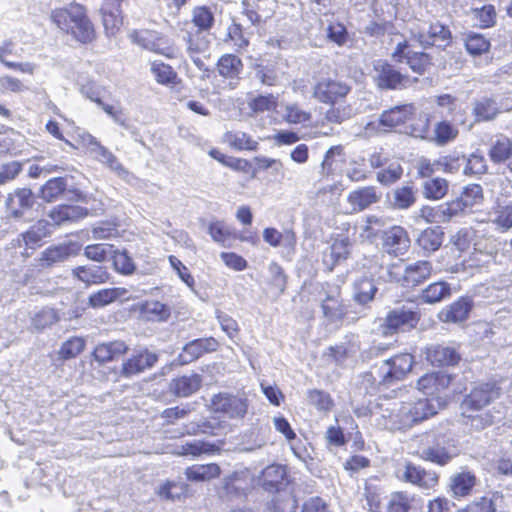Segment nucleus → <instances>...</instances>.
<instances>
[{"label": "nucleus", "instance_id": "obj_47", "mask_svg": "<svg viewBox=\"0 0 512 512\" xmlns=\"http://www.w3.org/2000/svg\"><path fill=\"white\" fill-rule=\"evenodd\" d=\"M448 187V182L444 178H429L422 184V193L426 199L439 200L447 194Z\"/></svg>", "mask_w": 512, "mask_h": 512}, {"label": "nucleus", "instance_id": "obj_55", "mask_svg": "<svg viewBox=\"0 0 512 512\" xmlns=\"http://www.w3.org/2000/svg\"><path fill=\"white\" fill-rule=\"evenodd\" d=\"M354 115V110L351 105L348 104H331L330 108L324 114V118L327 122L333 124H341L344 121L350 119Z\"/></svg>", "mask_w": 512, "mask_h": 512}, {"label": "nucleus", "instance_id": "obj_50", "mask_svg": "<svg viewBox=\"0 0 512 512\" xmlns=\"http://www.w3.org/2000/svg\"><path fill=\"white\" fill-rule=\"evenodd\" d=\"M451 294L449 284L446 282H434L422 291L421 298L425 303L434 304L444 300Z\"/></svg>", "mask_w": 512, "mask_h": 512}, {"label": "nucleus", "instance_id": "obj_18", "mask_svg": "<svg viewBox=\"0 0 512 512\" xmlns=\"http://www.w3.org/2000/svg\"><path fill=\"white\" fill-rule=\"evenodd\" d=\"M477 483L475 474L467 469L451 475L448 484V492L451 497L460 499L469 496Z\"/></svg>", "mask_w": 512, "mask_h": 512}, {"label": "nucleus", "instance_id": "obj_13", "mask_svg": "<svg viewBox=\"0 0 512 512\" xmlns=\"http://www.w3.org/2000/svg\"><path fill=\"white\" fill-rule=\"evenodd\" d=\"M392 58L397 62H406L413 72L420 75L431 64L430 56L427 53L413 51L406 40L397 44Z\"/></svg>", "mask_w": 512, "mask_h": 512}, {"label": "nucleus", "instance_id": "obj_12", "mask_svg": "<svg viewBox=\"0 0 512 512\" xmlns=\"http://www.w3.org/2000/svg\"><path fill=\"white\" fill-rule=\"evenodd\" d=\"M215 412L222 413L230 419H242L248 410V400L227 393H219L211 400Z\"/></svg>", "mask_w": 512, "mask_h": 512}, {"label": "nucleus", "instance_id": "obj_22", "mask_svg": "<svg viewBox=\"0 0 512 512\" xmlns=\"http://www.w3.org/2000/svg\"><path fill=\"white\" fill-rule=\"evenodd\" d=\"M218 342L214 338L195 339L187 343L179 354L181 364H188L204 353L212 352L217 349Z\"/></svg>", "mask_w": 512, "mask_h": 512}, {"label": "nucleus", "instance_id": "obj_29", "mask_svg": "<svg viewBox=\"0 0 512 512\" xmlns=\"http://www.w3.org/2000/svg\"><path fill=\"white\" fill-rule=\"evenodd\" d=\"M286 468L280 464L267 466L261 474V485L267 491L279 490L286 481Z\"/></svg>", "mask_w": 512, "mask_h": 512}, {"label": "nucleus", "instance_id": "obj_17", "mask_svg": "<svg viewBox=\"0 0 512 512\" xmlns=\"http://www.w3.org/2000/svg\"><path fill=\"white\" fill-rule=\"evenodd\" d=\"M382 240L385 251L394 256L404 255L410 247L408 234L400 226H393L386 230Z\"/></svg>", "mask_w": 512, "mask_h": 512}, {"label": "nucleus", "instance_id": "obj_33", "mask_svg": "<svg viewBox=\"0 0 512 512\" xmlns=\"http://www.w3.org/2000/svg\"><path fill=\"white\" fill-rule=\"evenodd\" d=\"M128 346L123 341H111L98 344L94 351V358L101 363L112 361L126 353Z\"/></svg>", "mask_w": 512, "mask_h": 512}, {"label": "nucleus", "instance_id": "obj_54", "mask_svg": "<svg viewBox=\"0 0 512 512\" xmlns=\"http://www.w3.org/2000/svg\"><path fill=\"white\" fill-rule=\"evenodd\" d=\"M416 201L415 192L410 186H403L395 189L390 200L393 208L408 209Z\"/></svg>", "mask_w": 512, "mask_h": 512}, {"label": "nucleus", "instance_id": "obj_24", "mask_svg": "<svg viewBox=\"0 0 512 512\" xmlns=\"http://www.w3.org/2000/svg\"><path fill=\"white\" fill-rule=\"evenodd\" d=\"M202 384V377L197 373L182 375L171 380L169 391L177 397H189L196 393Z\"/></svg>", "mask_w": 512, "mask_h": 512}, {"label": "nucleus", "instance_id": "obj_26", "mask_svg": "<svg viewBox=\"0 0 512 512\" xmlns=\"http://www.w3.org/2000/svg\"><path fill=\"white\" fill-rule=\"evenodd\" d=\"M427 360L434 366H450L457 364L460 356L451 346L435 345L428 348Z\"/></svg>", "mask_w": 512, "mask_h": 512}, {"label": "nucleus", "instance_id": "obj_48", "mask_svg": "<svg viewBox=\"0 0 512 512\" xmlns=\"http://www.w3.org/2000/svg\"><path fill=\"white\" fill-rule=\"evenodd\" d=\"M489 156L494 163L505 162L512 156V141L506 136L497 137L492 142Z\"/></svg>", "mask_w": 512, "mask_h": 512}, {"label": "nucleus", "instance_id": "obj_56", "mask_svg": "<svg viewBox=\"0 0 512 512\" xmlns=\"http://www.w3.org/2000/svg\"><path fill=\"white\" fill-rule=\"evenodd\" d=\"M413 500L407 492H393L388 498L387 512H409Z\"/></svg>", "mask_w": 512, "mask_h": 512}, {"label": "nucleus", "instance_id": "obj_51", "mask_svg": "<svg viewBox=\"0 0 512 512\" xmlns=\"http://www.w3.org/2000/svg\"><path fill=\"white\" fill-rule=\"evenodd\" d=\"M141 312L152 321H165L171 314L169 306L156 300H149L143 303Z\"/></svg>", "mask_w": 512, "mask_h": 512}, {"label": "nucleus", "instance_id": "obj_2", "mask_svg": "<svg viewBox=\"0 0 512 512\" xmlns=\"http://www.w3.org/2000/svg\"><path fill=\"white\" fill-rule=\"evenodd\" d=\"M458 455L457 440L451 434L433 429L422 436L419 449L421 459L445 466Z\"/></svg>", "mask_w": 512, "mask_h": 512}, {"label": "nucleus", "instance_id": "obj_39", "mask_svg": "<svg viewBox=\"0 0 512 512\" xmlns=\"http://www.w3.org/2000/svg\"><path fill=\"white\" fill-rule=\"evenodd\" d=\"M458 136V129L448 120L435 123L430 140L437 146H444L453 142Z\"/></svg>", "mask_w": 512, "mask_h": 512}, {"label": "nucleus", "instance_id": "obj_58", "mask_svg": "<svg viewBox=\"0 0 512 512\" xmlns=\"http://www.w3.org/2000/svg\"><path fill=\"white\" fill-rule=\"evenodd\" d=\"M427 38H424V35H421L420 43L424 46L426 45H439L438 42H444L449 39L450 31L440 23H434L429 26L427 31Z\"/></svg>", "mask_w": 512, "mask_h": 512}, {"label": "nucleus", "instance_id": "obj_8", "mask_svg": "<svg viewBox=\"0 0 512 512\" xmlns=\"http://www.w3.org/2000/svg\"><path fill=\"white\" fill-rule=\"evenodd\" d=\"M320 302L323 316L328 322L338 323L342 321L346 314V308L341 300L339 286L326 284L320 293Z\"/></svg>", "mask_w": 512, "mask_h": 512}, {"label": "nucleus", "instance_id": "obj_57", "mask_svg": "<svg viewBox=\"0 0 512 512\" xmlns=\"http://www.w3.org/2000/svg\"><path fill=\"white\" fill-rule=\"evenodd\" d=\"M150 70L158 83L164 85L176 83L177 73L170 65L154 61L151 63Z\"/></svg>", "mask_w": 512, "mask_h": 512}, {"label": "nucleus", "instance_id": "obj_11", "mask_svg": "<svg viewBox=\"0 0 512 512\" xmlns=\"http://www.w3.org/2000/svg\"><path fill=\"white\" fill-rule=\"evenodd\" d=\"M499 387L495 383L480 384L473 388L461 404L462 413L480 412L499 397Z\"/></svg>", "mask_w": 512, "mask_h": 512}, {"label": "nucleus", "instance_id": "obj_15", "mask_svg": "<svg viewBox=\"0 0 512 512\" xmlns=\"http://www.w3.org/2000/svg\"><path fill=\"white\" fill-rule=\"evenodd\" d=\"M401 414L400 403L389 402L386 404H380L378 411L374 413V417L379 427L393 431L406 429Z\"/></svg>", "mask_w": 512, "mask_h": 512}, {"label": "nucleus", "instance_id": "obj_30", "mask_svg": "<svg viewBox=\"0 0 512 512\" xmlns=\"http://www.w3.org/2000/svg\"><path fill=\"white\" fill-rule=\"evenodd\" d=\"M87 213V209L81 206L59 205L50 211L49 217L54 225L58 226L65 222H74L84 218Z\"/></svg>", "mask_w": 512, "mask_h": 512}, {"label": "nucleus", "instance_id": "obj_21", "mask_svg": "<svg viewBox=\"0 0 512 512\" xmlns=\"http://www.w3.org/2000/svg\"><path fill=\"white\" fill-rule=\"evenodd\" d=\"M451 382V377L443 372H433L422 376L418 382L417 387L424 394L432 397H440L439 394L448 388Z\"/></svg>", "mask_w": 512, "mask_h": 512}, {"label": "nucleus", "instance_id": "obj_44", "mask_svg": "<svg viewBox=\"0 0 512 512\" xmlns=\"http://www.w3.org/2000/svg\"><path fill=\"white\" fill-rule=\"evenodd\" d=\"M443 237L444 233L439 227L427 228L421 232L417 243L424 252L432 253L442 245Z\"/></svg>", "mask_w": 512, "mask_h": 512}, {"label": "nucleus", "instance_id": "obj_4", "mask_svg": "<svg viewBox=\"0 0 512 512\" xmlns=\"http://www.w3.org/2000/svg\"><path fill=\"white\" fill-rule=\"evenodd\" d=\"M363 267L366 269L363 276L354 282V299L359 304H366L374 299L377 291L373 277L383 274L381 257L375 255L365 259Z\"/></svg>", "mask_w": 512, "mask_h": 512}, {"label": "nucleus", "instance_id": "obj_16", "mask_svg": "<svg viewBox=\"0 0 512 512\" xmlns=\"http://www.w3.org/2000/svg\"><path fill=\"white\" fill-rule=\"evenodd\" d=\"M51 227L52 225L47 220H38L27 231L18 236V246L21 247L23 245L26 250H36L42 245L44 239L51 235Z\"/></svg>", "mask_w": 512, "mask_h": 512}, {"label": "nucleus", "instance_id": "obj_38", "mask_svg": "<svg viewBox=\"0 0 512 512\" xmlns=\"http://www.w3.org/2000/svg\"><path fill=\"white\" fill-rule=\"evenodd\" d=\"M126 294L127 290L125 288H105L92 293L89 296L88 302L92 308H102L111 304L117 299L125 297Z\"/></svg>", "mask_w": 512, "mask_h": 512}, {"label": "nucleus", "instance_id": "obj_14", "mask_svg": "<svg viewBox=\"0 0 512 512\" xmlns=\"http://www.w3.org/2000/svg\"><path fill=\"white\" fill-rule=\"evenodd\" d=\"M181 39L185 45L186 54L198 69L204 70L205 63L201 59V55H204L209 50L210 41L207 36L200 33V31L186 30Z\"/></svg>", "mask_w": 512, "mask_h": 512}, {"label": "nucleus", "instance_id": "obj_42", "mask_svg": "<svg viewBox=\"0 0 512 512\" xmlns=\"http://www.w3.org/2000/svg\"><path fill=\"white\" fill-rule=\"evenodd\" d=\"M186 478L193 482H205L220 475V467L215 463L193 465L185 470Z\"/></svg>", "mask_w": 512, "mask_h": 512}, {"label": "nucleus", "instance_id": "obj_45", "mask_svg": "<svg viewBox=\"0 0 512 512\" xmlns=\"http://www.w3.org/2000/svg\"><path fill=\"white\" fill-rule=\"evenodd\" d=\"M120 4L110 6L108 2L104 3L102 12V22L107 35H114L122 23Z\"/></svg>", "mask_w": 512, "mask_h": 512}, {"label": "nucleus", "instance_id": "obj_36", "mask_svg": "<svg viewBox=\"0 0 512 512\" xmlns=\"http://www.w3.org/2000/svg\"><path fill=\"white\" fill-rule=\"evenodd\" d=\"M131 41L140 47L162 53V43L159 33L151 30H134L129 34Z\"/></svg>", "mask_w": 512, "mask_h": 512}, {"label": "nucleus", "instance_id": "obj_40", "mask_svg": "<svg viewBox=\"0 0 512 512\" xmlns=\"http://www.w3.org/2000/svg\"><path fill=\"white\" fill-rule=\"evenodd\" d=\"M95 160L105 165L118 177L127 179L130 175L129 171L119 162L117 157L105 146L98 148L97 152L92 156Z\"/></svg>", "mask_w": 512, "mask_h": 512}, {"label": "nucleus", "instance_id": "obj_35", "mask_svg": "<svg viewBox=\"0 0 512 512\" xmlns=\"http://www.w3.org/2000/svg\"><path fill=\"white\" fill-rule=\"evenodd\" d=\"M458 200L466 213L474 212L483 204V188L479 184L467 185L463 188Z\"/></svg>", "mask_w": 512, "mask_h": 512}, {"label": "nucleus", "instance_id": "obj_23", "mask_svg": "<svg viewBox=\"0 0 512 512\" xmlns=\"http://www.w3.org/2000/svg\"><path fill=\"white\" fill-rule=\"evenodd\" d=\"M157 360L158 357L155 353L148 350L141 351L123 363L121 373L125 377L137 375L153 367Z\"/></svg>", "mask_w": 512, "mask_h": 512}, {"label": "nucleus", "instance_id": "obj_32", "mask_svg": "<svg viewBox=\"0 0 512 512\" xmlns=\"http://www.w3.org/2000/svg\"><path fill=\"white\" fill-rule=\"evenodd\" d=\"M73 244H60L46 248L39 259L42 267H50L67 260L73 254Z\"/></svg>", "mask_w": 512, "mask_h": 512}, {"label": "nucleus", "instance_id": "obj_3", "mask_svg": "<svg viewBox=\"0 0 512 512\" xmlns=\"http://www.w3.org/2000/svg\"><path fill=\"white\" fill-rule=\"evenodd\" d=\"M399 403L406 429L436 415L446 404L441 397L421 398Z\"/></svg>", "mask_w": 512, "mask_h": 512}, {"label": "nucleus", "instance_id": "obj_49", "mask_svg": "<svg viewBox=\"0 0 512 512\" xmlns=\"http://www.w3.org/2000/svg\"><path fill=\"white\" fill-rule=\"evenodd\" d=\"M217 68L221 76L235 78L241 73L243 64L236 55L225 54L218 60Z\"/></svg>", "mask_w": 512, "mask_h": 512}, {"label": "nucleus", "instance_id": "obj_61", "mask_svg": "<svg viewBox=\"0 0 512 512\" xmlns=\"http://www.w3.org/2000/svg\"><path fill=\"white\" fill-rule=\"evenodd\" d=\"M114 247L110 244H91L85 247L84 254L88 259L103 262L113 255Z\"/></svg>", "mask_w": 512, "mask_h": 512}, {"label": "nucleus", "instance_id": "obj_10", "mask_svg": "<svg viewBox=\"0 0 512 512\" xmlns=\"http://www.w3.org/2000/svg\"><path fill=\"white\" fill-rule=\"evenodd\" d=\"M395 475L400 481L416 485L422 489H431L438 482V475L434 471H426L411 462L399 465L395 470Z\"/></svg>", "mask_w": 512, "mask_h": 512}, {"label": "nucleus", "instance_id": "obj_60", "mask_svg": "<svg viewBox=\"0 0 512 512\" xmlns=\"http://www.w3.org/2000/svg\"><path fill=\"white\" fill-rule=\"evenodd\" d=\"M283 118L290 124H303L310 120L311 114L303 110L298 104H287L284 108Z\"/></svg>", "mask_w": 512, "mask_h": 512}, {"label": "nucleus", "instance_id": "obj_9", "mask_svg": "<svg viewBox=\"0 0 512 512\" xmlns=\"http://www.w3.org/2000/svg\"><path fill=\"white\" fill-rule=\"evenodd\" d=\"M351 86L342 80L330 77L321 78L313 87V97L325 104H334L347 96Z\"/></svg>", "mask_w": 512, "mask_h": 512}, {"label": "nucleus", "instance_id": "obj_62", "mask_svg": "<svg viewBox=\"0 0 512 512\" xmlns=\"http://www.w3.org/2000/svg\"><path fill=\"white\" fill-rule=\"evenodd\" d=\"M466 50L471 55H481L490 48V42L482 35H469L465 42Z\"/></svg>", "mask_w": 512, "mask_h": 512}, {"label": "nucleus", "instance_id": "obj_25", "mask_svg": "<svg viewBox=\"0 0 512 512\" xmlns=\"http://www.w3.org/2000/svg\"><path fill=\"white\" fill-rule=\"evenodd\" d=\"M472 307V300L462 297L443 309L440 313V319L447 323H461L468 319Z\"/></svg>", "mask_w": 512, "mask_h": 512}, {"label": "nucleus", "instance_id": "obj_53", "mask_svg": "<svg viewBox=\"0 0 512 512\" xmlns=\"http://www.w3.org/2000/svg\"><path fill=\"white\" fill-rule=\"evenodd\" d=\"M67 182L63 177L48 180L41 189V198L46 202L56 201L66 190Z\"/></svg>", "mask_w": 512, "mask_h": 512}, {"label": "nucleus", "instance_id": "obj_27", "mask_svg": "<svg viewBox=\"0 0 512 512\" xmlns=\"http://www.w3.org/2000/svg\"><path fill=\"white\" fill-rule=\"evenodd\" d=\"M414 112L415 108L412 104L395 106L390 110L384 111L380 116L379 122L384 127L394 128L405 123Z\"/></svg>", "mask_w": 512, "mask_h": 512}, {"label": "nucleus", "instance_id": "obj_28", "mask_svg": "<svg viewBox=\"0 0 512 512\" xmlns=\"http://www.w3.org/2000/svg\"><path fill=\"white\" fill-rule=\"evenodd\" d=\"M72 274L87 285L101 284L109 279L105 267L94 264L78 266L73 269Z\"/></svg>", "mask_w": 512, "mask_h": 512}, {"label": "nucleus", "instance_id": "obj_1", "mask_svg": "<svg viewBox=\"0 0 512 512\" xmlns=\"http://www.w3.org/2000/svg\"><path fill=\"white\" fill-rule=\"evenodd\" d=\"M51 20L59 29L71 34L80 43L87 44L95 39L94 26L87 16L86 9L80 4L54 9Z\"/></svg>", "mask_w": 512, "mask_h": 512}, {"label": "nucleus", "instance_id": "obj_5", "mask_svg": "<svg viewBox=\"0 0 512 512\" xmlns=\"http://www.w3.org/2000/svg\"><path fill=\"white\" fill-rule=\"evenodd\" d=\"M413 362V356L409 353H402L386 359L377 368V377L374 380H378L380 384L386 386L402 380L411 371Z\"/></svg>", "mask_w": 512, "mask_h": 512}, {"label": "nucleus", "instance_id": "obj_34", "mask_svg": "<svg viewBox=\"0 0 512 512\" xmlns=\"http://www.w3.org/2000/svg\"><path fill=\"white\" fill-rule=\"evenodd\" d=\"M380 197L374 187H363L348 195V202L354 211H362L371 204L377 203Z\"/></svg>", "mask_w": 512, "mask_h": 512}, {"label": "nucleus", "instance_id": "obj_59", "mask_svg": "<svg viewBox=\"0 0 512 512\" xmlns=\"http://www.w3.org/2000/svg\"><path fill=\"white\" fill-rule=\"evenodd\" d=\"M85 348V341L81 337H72L66 340L60 347L58 354L61 359L75 358Z\"/></svg>", "mask_w": 512, "mask_h": 512}, {"label": "nucleus", "instance_id": "obj_37", "mask_svg": "<svg viewBox=\"0 0 512 512\" xmlns=\"http://www.w3.org/2000/svg\"><path fill=\"white\" fill-rule=\"evenodd\" d=\"M224 142L237 151H255L258 141L243 131H228L224 134Z\"/></svg>", "mask_w": 512, "mask_h": 512}, {"label": "nucleus", "instance_id": "obj_63", "mask_svg": "<svg viewBox=\"0 0 512 512\" xmlns=\"http://www.w3.org/2000/svg\"><path fill=\"white\" fill-rule=\"evenodd\" d=\"M487 170L486 160L479 152L472 153L466 159L464 173L466 175H479L485 173Z\"/></svg>", "mask_w": 512, "mask_h": 512}, {"label": "nucleus", "instance_id": "obj_31", "mask_svg": "<svg viewBox=\"0 0 512 512\" xmlns=\"http://www.w3.org/2000/svg\"><path fill=\"white\" fill-rule=\"evenodd\" d=\"M489 221L501 231L512 228V202L500 203L499 200L488 213Z\"/></svg>", "mask_w": 512, "mask_h": 512}, {"label": "nucleus", "instance_id": "obj_52", "mask_svg": "<svg viewBox=\"0 0 512 512\" xmlns=\"http://www.w3.org/2000/svg\"><path fill=\"white\" fill-rule=\"evenodd\" d=\"M499 112L497 103L490 98H483L475 102L473 115L476 122L488 121L493 119Z\"/></svg>", "mask_w": 512, "mask_h": 512}, {"label": "nucleus", "instance_id": "obj_64", "mask_svg": "<svg viewBox=\"0 0 512 512\" xmlns=\"http://www.w3.org/2000/svg\"><path fill=\"white\" fill-rule=\"evenodd\" d=\"M113 264L115 269L121 274L129 275L132 274L135 270V264L131 257L128 256L126 251H117L114 249L113 255Z\"/></svg>", "mask_w": 512, "mask_h": 512}, {"label": "nucleus", "instance_id": "obj_41", "mask_svg": "<svg viewBox=\"0 0 512 512\" xmlns=\"http://www.w3.org/2000/svg\"><path fill=\"white\" fill-rule=\"evenodd\" d=\"M349 254V239L338 238L335 239L330 246L328 254L324 255L323 262L330 270L341 261L345 260Z\"/></svg>", "mask_w": 512, "mask_h": 512}, {"label": "nucleus", "instance_id": "obj_46", "mask_svg": "<svg viewBox=\"0 0 512 512\" xmlns=\"http://www.w3.org/2000/svg\"><path fill=\"white\" fill-rule=\"evenodd\" d=\"M191 22L197 28L195 31H200V33L204 34L214 25V13L207 6H196L191 12Z\"/></svg>", "mask_w": 512, "mask_h": 512}, {"label": "nucleus", "instance_id": "obj_20", "mask_svg": "<svg viewBox=\"0 0 512 512\" xmlns=\"http://www.w3.org/2000/svg\"><path fill=\"white\" fill-rule=\"evenodd\" d=\"M433 272L431 262L419 260L411 264H407L401 273L402 284L406 287H414L427 280Z\"/></svg>", "mask_w": 512, "mask_h": 512}, {"label": "nucleus", "instance_id": "obj_19", "mask_svg": "<svg viewBox=\"0 0 512 512\" xmlns=\"http://www.w3.org/2000/svg\"><path fill=\"white\" fill-rule=\"evenodd\" d=\"M34 203L35 199L30 189H18L10 194L6 200L8 215L19 219L33 207Z\"/></svg>", "mask_w": 512, "mask_h": 512}, {"label": "nucleus", "instance_id": "obj_7", "mask_svg": "<svg viewBox=\"0 0 512 512\" xmlns=\"http://www.w3.org/2000/svg\"><path fill=\"white\" fill-rule=\"evenodd\" d=\"M420 317L417 311L407 306H400L389 311L382 324L385 335H392L398 331L414 328Z\"/></svg>", "mask_w": 512, "mask_h": 512}, {"label": "nucleus", "instance_id": "obj_43", "mask_svg": "<svg viewBox=\"0 0 512 512\" xmlns=\"http://www.w3.org/2000/svg\"><path fill=\"white\" fill-rule=\"evenodd\" d=\"M219 451V446L214 443L194 440L183 444L175 454L180 456L191 455L193 457H198L202 454L213 455Z\"/></svg>", "mask_w": 512, "mask_h": 512}, {"label": "nucleus", "instance_id": "obj_6", "mask_svg": "<svg viewBox=\"0 0 512 512\" xmlns=\"http://www.w3.org/2000/svg\"><path fill=\"white\" fill-rule=\"evenodd\" d=\"M374 79L377 86L381 89H403L411 86L417 81V78H410L402 74L393 65L378 60L374 64Z\"/></svg>", "mask_w": 512, "mask_h": 512}]
</instances>
